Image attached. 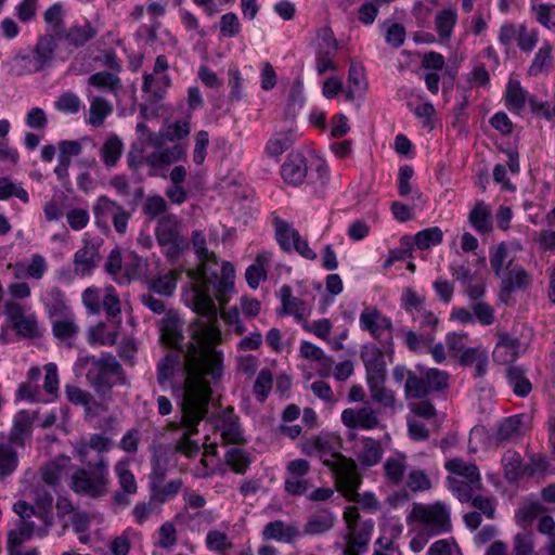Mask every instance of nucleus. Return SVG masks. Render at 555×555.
Masks as SVG:
<instances>
[{"label": "nucleus", "instance_id": "nucleus-1", "mask_svg": "<svg viewBox=\"0 0 555 555\" xmlns=\"http://www.w3.org/2000/svg\"><path fill=\"white\" fill-rule=\"evenodd\" d=\"M192 245L201 263L188 272L191 285L182 297L198 318L190 326L192 343L183 358L185 380L178 402L180 418L168 424L169 430L181 431L175 449L188 457L199 451L198 442L192 438L198 434V426L208 413L211 386L222 375L221 356L212 348L221 341L215 300L221 307L229 302L235 278L234 267L228 261L222 262L218 274L217 257L208 251L202 231L192 233Z\"/></svg>", "mask_w": 555, "mask_h": 555}, {"label": "nucleus", "instance_id": "nucleus-2", "mask_svg": "<svg viewBox=\"0 0 555 555\" xmlns=\"http://www.w3.org/2000/svg\"><path fill=\"white\" fill-rule=\"evenodd\" d=\"M300 447L302 453L319 457L325 466L333 470L337 489L344 495L351 496L356 493L361 483L357 464L352 459L344 456L338 451V441L334 436L321 433L305 439Z\"/></svg>", "mask_w": 555, "mask_h": 555}, {"label": "nucleus", "instance_id": "nucleus-3", "mask_svg": "<svg viewBox=\"0 0 555 555\" xmlns=\"http://www.w3.org/2000/svg\"><path fill=\"white\" fill-rule=\"evenodd\" d=\"M74 371L77 375H85L90 386L102 395L125 382L121 364L115 356L107 352L100 356L80 354L74 364Z\"/></svg>", "mask_w": 555, "mask_h": 555}, {"label": "nucleus", "instance_id": "nucleus-4", "mask_svg": "<svg viewBox=\"0 0 555 555\" xmlns=\"http://www.w3.org/2000/svg\"><path fill=\"white\" fill-rule=\"evenodd\" d=\"M346 529L337 537L335 547L341 555H362L370 545L374 530L373 519H362L358 507L348 506L343 515Z\"/></svg>", "mask_w": 555, "mask_h": 555}, {"label": "nucleus", "instance_id": "nucleus-5", "mask_svg": "<svg viewBox=\"0 0 555 555\" xmlns=\"http://www.w3.org/2000/svg\"><path fill=\"white\" fill-rule=\"evenodd\" d=\"M109 482L108 460L100 455L95 463L89 462L73 473L69 488L77 494L99 499L107 494Z\"/></svg>", "mask_w": 555, "mask_h": 555}, {"label": "nucleus", "instance_id": "nucleus-6", "mask_svg": "<svg viewBox=\"0 0 555 555\" xmlns=\"http://www.w3.org/2000/svg\"><path fill=\"white\" fill-rule=\"evenodd\" d=\"M450 473L447 478L448 488L461 501H469L470 492L482 489L481 476L476 464L454 457L444 463Z\"/></svg>", "mask_w": 555, "mask_h": 555}, {"label": "nucleus", "instance_id": "nucleus-7", "mask_svg": "<svg viewBox=\"0 0 555 555\" xmlns=\"http://www.w3.org/2000/svg\"><path fill=\"white\" fill-rule=\"evenodd\" d=\"M56 49L55 36L49 34L39 36L31 52H20L14 56L18 74L28 75L43 70L54 60Z\"/></svg>", "mask_w": 555, "mask_h": 555}, {"label": "nucleus", "instance_id": "nucleus-8", "mask_svg": "<svg viewBox=\"0 0 555 555\" xmlns=\"http://www.w3.org/2000/svg\"><path fill=\"white\" fill-rule=\"evenodd\" d=\"M410 518L422 525L423 531L431 537L439 535L451 530L449 508L437 502L435 504H414Z\"/></svg>", "mask_w": 555, "mask_h": 555}, {"label": "nucleus", "instance_id": "nucleus-9", "mask_svg": "<svg viewBox=\"0 0 555 555\" xmlns=\"http://www.w3.org/2000/svg\"><path fill=\"white\" fill-rule=\"evenodd\" d=\"M182 222L178 216L167 214L158 219L155 229L157 243L163 248L164 254L170 258H177L188 246V241L183 237Z\"/></svg>", "mask_w": 555, "mask_h": 555}, {"label": "nucleus", "instance_id": "nucleus-10", "mask_svg": "<svg viewBox=\"0 0 555 555\" xmlns=\"http://www.w3.org/2000/svg\"><path fill=\"white\" fill-rule=\"evenodd\" d=\"M13 511L21 517V524L17 529L10 530L8 533L7 550L8 553H17V548L21 545L30 540L31 537L37 533L40 537H44L48 533V527L37 528L35 522L30 520L33 515L36 514L35 506L28 504L26 501H17Z\"/></svg>", "mask_w": 555, "mask_h": 555}, {"label": "nucleus", "instance_id": "nucleus-11", "mask_svg": "<svg viewBox=\"0 0 555 555\" xmlns=\"http://www.w3.org/2000/svg\"><path fill=\"white\" fill-rule=\"evenodd\" d=\"M359 326L362 331L369 332L373 338L380 341H383V337L387 333L384 348H386V352L390 357H393V338L391 334L393 325L388 317L375 307H365L360 313Z\"/></svg>", "mask_w": 555, "mask_h": 555}, {"label": "nucleus", "instance_id": "nucleus-12", "mask_svg": "<svg viewBox=\"0 0 555 555\" xmlns=\"http://www.w3.org/2000/svg\"><path fill=\"white\" fill-rule=\"evenodd\" d=\"M273 227L275 240L282 250L287 253L295 250L306 259H317V253L309 247L307 240L301 237L298 230L292 223L274 216Z\"/></svg>", "mask_w": 555, "mask_h": 555}, {"label": "nucleus", "instance_id": "nucleus-13", "mask_svg": "<svg viewBox=\"0 0 555 555\" xmlns=\"http://www.w3.org/2000/svg\"><path fill=\"white\" fill-rule=\"evenodd\" d=\"M186 145L178 143L170 147L153 151L144 156L145 165L149 167L150 177L167 178L166 168L186 157Z\"/></svg>", "mask_w": 555, "mask_h": 555}, {"label": "nucleus", "instance_id": "nucleus-14", "mask_svg": "<svg viewBox=\"0 0 555 555\" xmlns=\"http://www.w3.org/2000/svg\"><path fill=\"white\" fill-rule=\"evenodd\" d=\"M4 313L18 336L35 338L40 335L37 317L34 313L26 314L23 305L9 300L5 302Z\"/></svg>", "mask_w": 555, "mask_h": 555}, {"label": "nucleus", "instance_id": "nucleus-15", "mask_svg": "<svg viewBox=\"0 0 555 555\" xmlns=\"http://www.w3.org/2000/svg\"><path fill=\"white\" fill-rule=\"evenodd\" d=\"M522 250L519 241H505L489 250L490 268L495 276H505V272L517 264V255Z\"/></svg>", "mask_w": 555, "mask_h": 555}, {"label": "nucleus", "instance_id": "nucleus-16", "mask_svg": "<svg viewBox=\"0 0 555 555\" xmlns=\"http://www.w3.org/2000/svg\"><path fill=\"white\" fill-rule=\"evenodd\" d=\"M340 418L341 423L351 429L372 430L379 426L378 413L369 404L345 409Z\"/></svg>", "mask_w": 555, "mask_h": 555}, {"label": "nucleus", "instance_id": "nucleus-17", "mask_svg": "<svg viewBox=\"0 0 555 555\" xmlns=\"http://www.w3.org/2000/svg\"><path fill=\"white\" fill-rule=\"evenodd\" d=\"M386 354L390 360L392 359V357H390L386 350L383 351L380 348L374 345H367L363 347L361 351V359L363 360L366 370V383L372 380L386 379Z\"/></svg>", "mask_w": 555, "mask_h": 555}, {"label": "nucleus", "instance_id": "nucleus-18", "mask_svg": "<svg viewBox=\"0 0 555 555\" xmlns=\"http://www.w3.org/2000/svg\"><path fill=\"white\" fill-rule=\"evenodd\" d=\"M83 246L73 257V267L79 278L90 275L100 261L99 248L88 240H82Z\"/></svg>", "mask_w": 555, "mask_h": 555}, {"label": "nucleus", "instance_id": "nucleus-19", "mask_svg": "<svg viewBox=\"0 0 555 555\" xmlns=\"http://www.w3.org/2000/svg\"><path fill=\"white\" fill-rule=\"evenodd\" d=\"M282 309L280 314L293 315L297 322H305L311 313L310 306L302 299L293 296L292 288L283 285L280 288Z\"/></svg>", "mask_w": 555, "mask_h": 555}, {"label": "nucleus", "instance_id": "nucleus-20", "mask_svg": "<svg viewBox=\"0 0 555 555\" xmlns=\"http://www.w3.org/2000/svg\"><path fill=\"white\" fill-rule=\"evenodd\" d=\"M307 172V160L301 153H291L281 167L283 180L295 186L304 183Z\"/></svg>", "mask_w": 555, "mask_h": 555}, {"label": "nucleus", "instance_id": "nucleus-21", "mask_svg": "<svg viewBox=\"0 0 555 555\" xmlns=\"http://www.w3.org/2000/svg\"><path fill=\"white\" fill-rule=\"evenodd\" d=\"M217 428L225 443L240 444L245 441L238 416L234 414L233 408L228 406L220 413Z\"/></svg>", "mask_w": 555, "mask_h": 555}, {"label": "nucleus", "instance_id": "nucleus-22", "mask_svg": "<svg viewBox=\"0 0 555 555\" xmlns=\"http://www.w3.org/2000/svg\"><path fill=\"white\" fill-rule=\"evenodd\" d=\"M505 276H496L501 281V296L509 295L516 288H527L531 276L519 263L507 270Z\"/></svg>", "mask_w": 555, "mask_h": 555}, {"label": "nucleus", "instance_id": "nucleus-23", "mask_svg": "<svg viewBox=\"0 0 555 555\" xmlns=\"http://www.w3.org/2000/svg\"><path fill=\"white\" fill-rule=\"evenodd\" d=\"M383 468L387 482L393 486H399L404 479L408 468V457L404 453L397 452L386 459Z\"/></svg>", "mask_w": 555, "mask_h": 555}, {"label": "nucleus", "instance_id": "nucleus-24", "mask_svg": "<svg viewBox=\"0 0 555 555\" xmlns=\"http://www.w3.org/2000/svg\"><path fill=\"white\" fill-rule=\"evenodd\" d=\"M367 89L364 67L359 64H351L348 72V86L344 91L348 101H354L364 96Z\"/></svg>", "mask_w": 555, "mask_h": 555}, {"label": "nucleus", "instance_id": "nucleus-25", "mask_svg": "<svg viewBox=\"0 0 555 555\" xmlns=\"http://www.w3.org/2000/svg\"><path fill=\"white\" fill-rule=\"evenodd\" d=\"M272 260L270 251H261L257 255L255 262L250 264L245 272V279L251 289L258 288L261 282L267 279V268Z\"/></svg>", "mask_w": 555, "mask_h": 555}, {"label": "nucleus", "instance_id": "nucleus-26", "mask_svg": "<svg viewBox=\"0 0 555 555\" xmlns=\"http://www.w3.org/2000/svg\"><path fill=\"white\" fill-rule=\"evenodd\" d=\"M79 328L75 323L73 315L65 314L62 319L52 322V333L55 338L66 348H73L74 339Z\"/></svg>", "mask_w": 555, "mask_h": 555}, {"label": "nucleus", "instance_id": "nucleus-27", "mask_svg": "<svg viewBox=\"0 0 555 555\" xmlns=\"http://www.w3.org/2000/svg\"><path fill=\"white\" fill-rule=\"evenodd\" d=\"M33 420L28 411L22 410L17 412L14 416L13 426L9 435V443L23 447L25 439L31 433Z\"/></svg>", "mask_w": 555, "mask_h": 555}, {"label": "nucleus", "instance_id": "nucleus-28", "mask_svg": "<svg viewBox=\"0 0 555 555\" xmlns=\"http://www.w3.org/2000/svg\"><path fill=\"white\" fill-rule=\"evenodd\" d=\"M519 341L507 334H501L493 350V359L500 364H509L518 357Z\"/></svg>", "mask_w": 555, "mask_h": 555}, {"label": "nucleus", "instance_id": "nucleus-29", "mask_svg": "<svg viewBox=\"0 0 555 555\" xmlns=\"http://www.w3.org/2000/svg\"><path fill=\"white\" fill-rule=\"evenodd\" d=\"M296 140V133L293 130L275 132L266 143L264 153L268 157L279 159V157L292 147Z\"/></svg>", "mask_w": 555, "mask_h": 555}, {"label": "nucleus", "instance_id": "nucleus-30", "mask_svg": "<svg viewBox=\"0 0 555 555\" xmlns=\"http://www.w3.org/2000/svg\"><path fill=\"white\" fill-rule=\"evenodd\" d=\"M504 99L507 109L518 114L524 109L530 98H528V92L521 87L519 80L511 78L506 86Z\"/></svg>", "mask_w": 555, "mask_h": 555}, {"label": "nucleus", "instance_id": "nucleus-31", "mask_svg": "<svg viewBox=\"0 0 555 555\" xmlns=\"http://www.w3.org/2000/svg\"><path fill=\"white\" fill-rule=\"evenodd\" d=\"M470 225L481 234H487L492 230V211L489 205L479 201L468 215Z\"/></svg>", "mask_w": 555, "mask_h": 555}, {"label": "nucleus", "instance_id": "nucleus-32", "mask_svg": "<svg viewBox=\"0 0 555 555\" xmlns=\"http://www.w3.org/2000/svg\"><path fill=\"white\" fill-rule=\"evenodd\" d=\"M552 52L553 46L548 41H543L528 67L527 73L530 77L540 76L551 69L553 65Z\"/></svg>", "mask_w": 555, "mask_h": 555}, {"label": "nucleus", "instance_id": "nucleus-33", "mask_svg": "<svg viewBox=\"0 0 555 555\" xmlns=\"http://www.w3.org/2000/svg\"><path fill=\"white\" fill-rule=\"evenodd\" d=\"M43 21L47 24L49 35L55 36V40H62L65 30L64 8L62 3L56 2L50 5L43 12Z\"/></svg>", "mask_w": 555, "mask_h": 555}, {"label": "nucleus", "instance_id": "nucleus-34", "mask_svg": "<svg viewBox=\"0 0 555 555\" xmlns=\"http://www.w3.org/2000/svg\"><path fill=\"white\" fill-rule=\"evenodd\" d=\"M95 35L96 29L89 22H86L83 25L73 24L68 30H64L62 40H65L69 46L80 48L94 38Z\"/></svg>", "mask_w": 555, "mask_h": 555}, {"label": "nucleus", "instance_id": "nucleus-35", "mask_svg": "<svg viewBox=\"0 0 555 555\" xmlns=\"http://www.w3.org/2000/svg\"><path fill=\"white\" fill-rule=\"evenodd\" d=\"M88 85L98 90L113 93L114 95H117L122 87L118 75L107 70L96 72L90 75L88 78Z\"/></svg>", "mask_w": 555, "mask_h": 555}, {"label": "nucleus", "instance_id": "nucleus-36", "mask_svg": "<svg viewBox=\"0 0 555 555\" xmlns=\"http://www.w3.org/2000/svg\"><path fill=\"white\" fill-rule=\"evenodd\" d=\"M90 100V107H89V118L88 124L99 128L103 126L104 120L107 116H109L113 113V105L111 102L105 100L102 96H90L88 95Z\"/></svg>", "mask_w": 555, "mask_h": 555}, {"label": "nucleus", "instance_id": "nucleus-37", "mask_svg": "<svg viewBox=\"0 0 555 555\" xmlns=\"http://www.w3.org/2000/svg\"><path fill=\"white\" fill-rule=\"evenodd\" d=\"M114 473L118 479L120 489L129 494H135L138 491V485L134 475L130 470L129 459L122 457L118 460L114 465Z\"/></svg>", "mask_w": 555, "mask_h": 555}, {"label": "nucleus", "instance_id": "nucleus-38", "mask_svg": "<svg viewBox=\"0 0 555 555\" xmlns=\"http://www.w3.org/2000/svg\"><path fill=\"white\" fill-rule=\"evenodd\" d=\"M34 500L36 503L34 516L39 518L46 527H50L53 524V496L43 489H37L34 491Z\"/></svg>", "mask_w": 555, "mask_h": 555}, {"label": "nucleus", "instance_id": "nucleus-39", "mask_svg": "<svg viewBox=\"0 0 555 555\" xmlns=\"http://www.w3.org/2000/svg\"><path fill=\"white\" fill-rule=\"evenodd\" d=\"M124 151V143L116 134H111L103 143L100 150V157L107 167H115L119 162Z\"/></svg>", "mask_w": 555, "mask_h": 555}, {"label": "nucleus", "instance_id": "nucleus-40", "mask_svg": "<svg viewBox=\"0 0 555 555\" xmlns=\"http://www.w3.org/2000/svg\"><path fill=\"white\" fill-rule=\"evenodd\" d=\"M69 457L60 456L54 461L43 465L40 468L41 479L50 487H56L60 483L64 470L69 465Z\"/></svg>", "mask_w": 555, "mask_h": 555}, {"label": "nucleus", "instance_id": "nucleus-41", "mask_svg": "<svg viewBox=\"0 0 555 555\" xmlns=\"http://www.w3.org/2000/svg\"><path fill=\"white\" fill-rule=\"evenodd\" d=\"M182 324L177 315L168 314L162 321V339L171 347H177L182 341Z\"/></svg>", "mask_w": 555, "mask_h": 555}, {"label": "nucleus", "instance_id": "nucleus-42", "mask_svg": "<svg viewBox=\"0 0 555 555\" xmlns=\"http://www.w3.org/2000/svg\"><path fill=\"white\" fill-rule=\"evenodd\" d=\"M181 357L178 353H167L157 364V382L160 386L171 383L180 367Z\"/></svg>", "mask_w": 555, "mask_h": 555}, {"label": "nucleus", "instance_id": "nucleus-43", "mask_svg": "<svg viewBox=\"0 0 555 555\" xmlns=\"http://www.w3.org/2000/svg\"><path fill=\"white\" fill-rule=\"evenodd\" d=\"M296 534V528L293 526H286L282 520L268 522L262 530V538L264 540L292 542Z\"/></svg>", "mask_w": 555, "mask_h": 555}, {"label": "nucleus", "instance_id": "nucleus-44", "mask_svg": "<svg viewBox=\"0 0 555 555\" xmlns=\"http://www.w3.org/2000/svg\"><path fill=\"white\" fill-rule=\"evenodd\" d=\"M335 516L328 509L320 511L312 515L305 528V532L308 534H322L334 527Z\"/></svg>", "mask_w": 555, "mask_h": 555}, {"label": "nucleus", "instance_id": "nucleus-45", "mask_svg": "<svg viewBox=\"0 0 555 555\" xmlns=\"http://www.w3.org/2000/svg\"><path fill=\"white\" fill-rule=\"evenodd\" d=\"M383 448L379 441L373 438H364L362 440V448L358 454L359 461L367 466H374L382 460Z\"/></svg>", "mask_w": 555, "mask_h": 555}, {"label": "nucleus", "instance_id": "nucleus-46", "mask_svg": "<svg viewBox=\"0 0 555 555\" xmlns=\"http://www.w3.org/2000/svg\"><path fill=\"white\" fill-rule=\"evenodd\" d=\"M120 207L121 205L111 199L106 195H101L100 197H98L93 205V215L96 225L99 228H106V218L108 216L113 217Z\"/></svg>", "mask_w": 555, "mask_h": 555}, {"label": "nucleus", "instance_id": "nucleus-47", "mask_svg": "<svg viewBox=\"0 0 555 555\" xmlns=\"http://www.w3.org/2000/svg\"><path fill=\"white\" fill-rule=\"evenodd\" d=\"M224 462L234 473L244 475L251 464V457L247 451L233 447L227 451Z\"/></svg>", "mask_w": 555, "mask_h": 555}, {"label": "nucleus", "instance_id": "nucleus-48", "mask_svg": "<svg viewBox=\"0 0 555 555\" xmlns=\"http://www.w3.org/2000/svg\"><path fill=\"white\" fill-rule=\"evenodd\" d=\"M506 378L515 395L527 397L530 393L532 385L526 377L522 369L518 366L508 367L506 370Z\"/></svg>", "mask_w": 555, "mask_h": 555}, {"label": "nucleus", "instance_id": "nucleus-49", "mask_svg": "<svg viewBox=\"0 0 555 555\" xmlns=\"http://www.w3.org/2000/svg\"><path fill=\"white\" fill-rule=\"evenodd\" d=\"M402 340L410 351L421 352L424 348H428L435 340L434 333L417 334L414 331L400 330Z\"/></svg>", "mask_w": 555, "mask_h": 555}, {"label": "nucleus", "instance_id": "nucleus-50", "mask_svg": "<svg viewBox=\"0 0 555 555\" xmlns=\"http://www.w3.org/2000/svg\"><path fill=\"white\" fill-rule=\"evenodd\" d=\"M178 276L177 270L158 275L151 280L150 289L163 296H171L177 288Z\"/></svg>", "mask_w": 555, "mask_h": 555}, {"label": "nucleus", "instance_id": "nucleus-51", "mask_svg": "<svg viewBox=\"0 0 555 555\" xmlns=\"http://www.w3.org/2000/svg\"><path fill=\"white\" fill-rule=\"evenodd\" d=\"M18 465L17 453L9 442L0 443V479L12 475Z\"/></svg>", "mask_w": 555, "mask_h": 555}, {"label": "nucleus", "instance_id": "nucleus-52", "mask_svg": "<svg viewBox=\"0 0 555 555\" xmlns=\"http://www.w3.org/2000/svg\"><path fill=\"white\" fill-rule=\"evenodd\" d=\"M384 383L385 379L367 382L371 398L385 409H393L396 404L393 392L387 389Z\"/></svg>", "mask_w": 555, "mask_h": 555}, {"label": "nucleus", "instance_id": "nucleus-53", "mask_svg": "<svg viewBox=\"0 0 555 555\" xmlns=\"http://www.w3.org/2000/svg\"><path fill=\"white\" fill-rule=\"evenodd\" d=\"M101 308L105 311L107 320L118 319V322H120V299L113 286L105 287L104 295L101 300Z\"/></svg>", "mask_w": 555, "mask_h": 555}, {"label": "nucleus", "instance_id": "nucleus-54", "mask_svg": "<svg viewBox=\"0 0 555 555\" xmlns=\"http://www.w3.org/2000/svg\"><path fill=\"white\" fill-rule=\"evenodd\" d=\"M42 301L50 315L62 314L67 310L64 293L56 286H52L44 292Z\"/></svg>", "mask_w": 555, "mask_h": 555}, {"label": "nucleus", "instance_id": "nucleus-55", "mask_svg": "<svg viewBox=\"0 0 555 555\" xmlns=\"http://www.w3.org/2000/svg\"><path fill=\"white\" fill-rule=\"evenodd\" d=\"M457 15L452 9L440 11L435 18L436 30L440 38L449 39L456 24Z\"/></svg>", "mask_w": 555, "mask_h": 555}, {"label": "nucleus", "instance_id": "nucleus-56", "mask_svg": "<svg viewBox=\"0 0 555 555\" xmlns=\"http://www.w3.org/2000/svg\"><path fill=\"white\" fill-rule=\"evenodd\" d=\"M521 435V416L513 415L505 418L498 428V439L500 441H512Z\"/></svg>", "mask_w": 555, "mask_h": 555}, {"label": "nucleus", "instance_id": "nucleus-57", "mask_svg": "<svg viewBox=\"0 0 555 555\" xmlns=\"http://www.w3.org/2000/svg\"><path fill=\"white\" fill-rule=\"evenodd\" d=\"M206 547L211 552L225 553L233 547V543L229 535L220 530H209L205 539Z\"/></svg>", "mask_w": 555, "mask_h": 555}, {"label": "nucleus", "instance_id": "nucleus-58", "mask_svg": "<svg viewBox=\"0 0 555 555\" xmlns=\"http://www.w3.org/2000/svg\"><path fill=\"white\" fill-rule=\"evenodd\" d=\"M138 532L132 528H127L119 535L115 537L108 544L112 555H128L131 548L132 540Z\"/></svg>", "mask_w": 555, "mask_h": 555}, {"label": "nucleus", "instance_id": "nucleus-59", "mask_svg": "<svg viewBox=\"0 0 555 555\" xmlns=\"http://www.w3.org/2000/svg\"><path fill=\"white\" fill-rule=\"evenodd\" d=\"M82 106L80 98L72 91L62 93L54 101V108L57 112L69 115L77 114Z\"/></svg>", "mask_w": 555, "mask_h": 555}, {"label": "nucleus", "instance_id": "nucleus-60", "mask_svg": "<svg viewBox=\"0 0 555 555\" xmlns=\"http://www.w3.org/2000/svg\"><path fill=\"white\" fill-rule=\"evenodd\" d=\"M443 233L440 228L433 227L417 232L414 236L415 244L420 249H428L442 242Z\"/></svg>", "mask_w": 555, "mask_h": 555}, {"label": "nucleus", "instance_id": "nucleus-61", "mask_svg": "<svg viewBox=\"0 0 555 555\" xmlns=\"http://www.w3.org/2000/svg\"><path fill=\"white\" fill-rule=\"evenodd\" d=\"M401 307L412 317L418 319V312L424 308V297L412 288H406L401 297Z\"/></svg>", "mask_w": 555, "mask_h": 555}, {"label": "nucleus", "instance_id": "nucleus-62", "mask_svg": "<svg viewBox=\"0 0 555 555\" xmlns=\"http://www.w3.org/2000/svg\"><path fill=\"white\" fill-rule=\"evenodd\" d=\"M502 466L508 480H516L521 474V456L519 453L507 450L502 456Z\"/></svg>", "mask_w": 555, "mask_h": 555}, {"label": "nucleus", "instance_id": "nucleus-63", "mask_svg": "<svg viewBox=\"0 0 555 555\" xmlns=\"http://www.w3.org/2000/svg\"><path fill=\"white\" fill-rule=\"evenodd\" d=\"M273 385V376L270 370L262 369L255 380L254 392L257 401L264 402Z\"/></svg>", "mask_w": 555, "mask_h": 555}, {"label": "nucleus", "instance_id": "nucleus-64", "mask_svg": "<svg viewBox=\"0 0 555 555\" xmlns=\"http://www.w3.org/2000/svg\"><path fill=\"white\" fill-rule=\"evenodd\" d=\"M11 196L17 197L23 203H28L27 191L20 184L14 183L9 178H0V201L8 199Z\"/></svg>", "mask_w": 555, "mask_h": 555}]
</instances>
